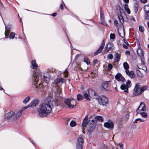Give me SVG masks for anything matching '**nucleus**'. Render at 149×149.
I'll return each mask as SVG.
<instances>
[{"label":"nucleus","instance_id":"f257e3e1","mask_svg":"<svg viewBox=\"0 0 149 149\" xmlns=\"http://www.w3.org/2000/svg\"><path fill=\"white\" fill-rule=\"evenodd\" d=\"M55 100H50L48 102L41 103L37 109L39 115L40 117L47 116L52 111V106L56 105Z\"/></svg>","mask_w":149,"mask_h":149},{"label":"nucleus","instance_id":"f03ea898","mask_svg":"<svg viewBox=\"0 0 149 149\" xmlns=\"http://www.w3.org/2000/svg\"><path fill=\"white\" fill-rule=\"evenodd\" d=\"M92 118V116H91L89 118L88 122L87 123L88 117V115H86L83 120L82 124V126L84 127H86L88 131L90 132L92 131L96 127L94 120Z\"/></svg>","mask_w":149,"mask_h":149},{"label":"nucleus","instance_id":"7ed1b4c3","mask_svg":"<svg viewBox=\"0 0 149 149\" xmlns=\"http://www.w3.org/2000/svg\"><path fill=\"white\" fill-rule=\"evenodd\" d=\"M147 88V86H146L140 87L139 84H137L136 85L134 89L133 94L135 95H140Z\"/></svg>","mask_w":149,"mask_h":149},{"label":"nucleus","instance_id":"20e7f679","mask_svg":"<svg viewBox=\"0 0 149 149\" xmlns=\"http://www.w3.org/2000/svg\"><path fill=\"white\" fill-rule=\"evenodd\" d=\"M41 78L42 74L40 71H37L33 73L32 80L33 84L34 85H36V84H38L39 81H41Z\"/></svg>","mask_w":149,"mask_h":149},{"label":"nucleus","instance_id":"39448f33","mask_svg":"<svg viewBox=\"0 0 149 149\" xmlns=\"http://www.w3.org/2000/svg\"><path fill=\"white\" fill-rule=\"evenodd\" d=\"M94 99L97 100L98 103L100 105H105L108 102V99L104 96L95 97Z\"/></svg>","mask_w":149,"mask_h":149},{"label":"nucleus","instance_id":"423d86ee","mask_svg":"<svg viewBox=\"0 0 149 149\" xmlns=\"http://www.w3.org/2000/svg\"><path fill=\"white\" fill-rule=\"evenodd\" d=\"M64 102L67 107L70 109L73 108L76 104V100L72 99H66L65 100Z\"/></svg>","mask_w":149,"mask_h":149},{"label":"nucleus","instance_id":"0eeeda50","mask_svg":"<svg viewBox=\"0 0 149 149\" xmlns=\"http://www.w3.org/2000/svg\"><path fill=\"white\" fill-rule=\"evenodd\" d=\"M138 48L137 49V52L138 56L140 57L142 62L144 63V57L143 52L142 49L140 47V43H138Z\"/></svg>","mask_w":149,"mask_h":149},{"label":"nucleus","instance_id":"6e6552de","mask_svg":"<svg viewBox=\"0 0 149 149\" xmlns=\"http://www.w3.org/2000/svg\"><path fill=\"white\" fill-rule=\"evenodd\" d=\"M131 81L128 80L126 82V86L124 85H122L120 86V88L122 90H124V92L126 93L128 92V88L130 87L131 86Z\"/></svg>","mask_w":149,"mask_h":149},{"label":"nucleus","instance_id":"1a4fd4ad","mask_svg":"<svg viewBox=\"0 0 149 149\" xmlns=\"http://www.w3.org/2000/svg\"><path fill=\"white\" fill-rule=\"evenodd\" d=\"M83 139L81 137L78 138L77 142L76 148L77 149H82Z\"/></svg>","mask_w":149,"mask_h":149},{"label":"nucleus","instance_id":"9d476101","mask_svg":"<svg viewBox=\"0 0 149 149\" xmlns=\"http://www.w3.org/2000/svg\"><path fill=\"white\" fill-rule=\"evenodd\" d=\"M146 110V107L145 104L141 102V103L140 105L138 107V109L136 110V112H137L136 115L140 112L144 111Z\"/></svg>","mask_w":149,"mask_h":149},{"label":"nucleus","instance_id":"9b49d317","mask_svg":"<svg viewBox=\"0 0 149 149\" xmlns=\"http://www.w3.org/2000/svg\"><path fill=\"white\" fill-rule=\"evenodd\" d=\"M104 125L105 127L107 128L112 129L113 128L114 124L111 121L109 120L104 123Z\"/></svg>","mask_w":149,"mask_h":149},{"label":"nucleus","instance_id":"f8f14e48","mask_svg":"<svg viewBox=\"0 0 149 149\" xmlns=\"http://www.w3.org/2000/svg\"><path fill=\"white\" fill-rule=\"evenodd\" d=\"M140 70L138 69H136V73L137 76L139 77H141L143 76V71L145 72L146 73V72L147 68L145 67L144 69H142L139 68Z\"/></svg>","mask_w":149,"mask_h":149},{"label":"nucleus","instance_id":"ddd939ff","mask_svg":"<svg viewBox=\"0 0 149 149\" xmlns=\"http://www.w3.org/2000/svg\"><path fill=\"white\" fill-rule=\"evenodd\" d=\"M104 45L105 43H104V40H103L100 46L96 51L94 53V56H96L100 53L102 50Z\"/></svg>","mask_w":149,"mask_h":149},{"label":"nucleus","instance_id":"4468645a","mask_svg":"<svg viewBox=\"0 0 149 149\" xmlns=\"http://www.w3.org/2000/svg\"><path fill=\"white\" fill-rule=\"evenodd\" d=\"M110 81L103 82L102 85V86L106 90H108L110 87L109 83Z\"/></svg>","mask_w":149,"mask_h":149},{"label":"nucleus","instance_id":"2eb2a0df","mask_svg":"<svg viewBox=\"0 0 149 149\" xmlns=\"http://www.w3.org/2000/svg\"><path fill=\"white\" fill-rule=\"evenodd\" d=\"M116 79L118 81H125V79L123 77L122 75L119 73H118L115 76Z\"/></svg>","mask_w":149,"mask_h":149},{"label":"nucleus","instance_id":"dca6fc26","mask_svg":"<svg viewBox=\"0 0 149 149\" xmlns=\"http://www.w3.org/2000/svg\"><path fill=\"white\" fill-rule=\"evenodd\" d=\"M144 10L146 14V17L149 20V6L148 5H146L144 7Z\"/></svg>","mask_w":149,"mask_h":149},{"label":"nucleus","instance_id":"f3484780","mask_svg":"<svg viewBox=\"0 0 149 149\" xmlns=\"http://www.w3.org/2000/svg\"><path fill=\"white\" fill-rule=\"evenodd\" d=\"M87 90L89 91V94L90 96L93 97L94 99L95 97L98 96L97 94L94 90L91 89H88Z\"/></svg>","mask_w":149,"mask_h":149},{"label":"nucleus","instance_id":"a211bd4d","mask_svg":"<svg viewBox=\"0 0 149 149\" xmlns=\"http://www.w3.org/2000/svg\"><path fill=\"white\" fill-rule=\"evenodd\" d=\"M126 74L131 78H133L135 77L134 72L132 71H130L129 70H125Z\"/></svg>","mask_w":149,"mask_h":149},{"label":"nucleus","instance_id":"6ab92c4d","mask_svg":"<svg viewBox=\"0 0 149 149\" xmlns=\"http://www.w3.org/2000/svg\"><path fill=\"white\" fill-rule=\"evenodd\" d=\"M38 103V100H34L29 104V107H33L36 106Z\"/></svg>","mask_w":149,"mask_h":149},{"label":"nucleus","instance_id":"aec40b11","mask_svg":"<svg viewBox=\"0 0 149 149\" xmlns=\"http://www.w3.org/2000/svg\"><path fill=\"white\" fill-rule=\"evenodd\" d=\"M84 98L88 101H90V99L89 98L90 97V95L89 94V91L88 90L84 91Z\"/></svg>","mask_w":149,"mask_h":149},{"label":"nucleus","instance_id":"412c9836","mask_svg":"<svg viewBox=\"0 0 149 149\" xmlns=\"http://www.w3.org/2000/svg\"><path fill=\"white\" fill-rule=\"evenodd\" d=\"M31 63V68L33 69H35L37 68L38 66L36 63V61L35 60L32 61Z\"/></svg>","mask_w":149,"mask_h":149},{"label":"nucleus","instance_id":"4be33fe9","mask_svg":"<svg viewBox=\"0 0 149 149\" xmlns=\"http://www.w3.org/2000/svg\"><path fill=\"white\" fill-rule=\"evenodd\" d=\"M14 115V113L13 112L10 111L7 113L5 115V118H9Z\"/></svg>","mask_w":149,"mask_h":149},{"label":"nucleus","instance_id":"5701e85b","mask_svg":"<svg viewBox=\"0 0 149 149\" xmlns=\"http://www.w3.org/2000/svg\"><path fill=\"white\" fill-rule=\"evenodd\" d=\"M118 32L120 36L122 38H123L125 36V32L124 30L121 29V30H118Z\"/></svg>","mask_w":149,"mask_h":149},{"label":"nucleus","instance_id":"b1692460","mask_svg":"<svg viewBox=\"0 0 149 149\" xmlns=\"http://www.w3.org/2000/svg\"><path fill=\"white\" fill-rule=\"evenodd\" d=\"M118 32L120 36L122 38H123L125 36V32L124 30L121 29V30H118Z\"/></svg>","mask_w":149,"mask_h":149},{"label":"nucleus","instance_id":"393cba45","mask_svg":"<svg viewBox=\"0 0 149 149\" xmlns=\"http://www.w3.org/2000/svg\"><path fill=\"white\" fill-rule=\"evenodd\" d=\"M114 56V60L115 61L117 62H119L120 59V55L116 53L115 54Z\"/></svg>","mask_w":149,"mask_h":149},{"label":"nucleus","instance_id":"a878e982","mask_svg":"<svg viewBox=\"0 0 149 149\" xmlns=\"http://www.w3.org/2000/svg\"><path fill=\"white\" fill-rule=\"evenodd\" d=\"M11 27L9 25H7V26H5V29H6V31L5 33V35L6 36H7L9 34V32H8V31H9L10 29H11Z\"/></svg>","mask_w":149,"mask_h":149},{"label":"nucleus","instance_id":"bb28decb","mask_svg":"<svg viewBox=\"0 0 149 149\" xmlns=\"http://www.w3.org/2000/svg\"><path fill=\"white\" fill-rule=\"evenodd\" d=\"M123 6L125 10H126L128 14H130V11L128 8V5L127 4H124Z\"/></svg>","mask_w":149,"mask_h":149},{"label":"nucleus","instance_id":"cd10ccee","mask_svg":"<svg viewBox=\"0 0 149 149\" xmlns=\"http://www.w3.org/2000/svg\"><path fill=\"white\" fill-rule=\"evenodd\" d=\"M34 85L36 89L40 88L42 87V85L40 82H39V84L38 82V84H36V85ZM40 89H41V88H40ZM35 90H37V89H36Z\"/></svg>","mask_w":149,"mask_h":149},{"label":"nucleus","instance_id":"c85d7f7f","mask_svg":"<svg viewBox=\"0 0 149 149\" xmlns=\"http://www.w3.org/2000/svg\"><path fill=\"white\" fill-rule=\"evenodd\" d=\"M94 118L100 122H102L103 120V119L102 117L100 116H95Z\"/></svg>","mask_w":149,"mask_h":149},{"label":"nucleus","instance_id":"c756f323","mask_svg":"<svg viewBox=\"0 0 149 149\" xmlns=\"http://www.w3.org/2000/svg\"><path fill=\"white\" fill-rule=\"evenodd\" d=\"M23 111L22 110H20L15 115V119H17L22 115Z\"/></svg>","mask_w":149,"mask_h":149},{"label":"nucleus","instance_id":"7c9ffc66","mask_svg":"<svg viewBox=\"0 0 149 149\" xmlns=\"http://www.w3.org/2000/svg\"><path fill=\"white\" fill-rule=\"evenodd\" d=\"M123 67L125 70V71L126 70H128L129 68V66L127 62H124L123 64Z\"/></svg>","mask_w":149,"mask_h":149},{"label":"nucleus","instance_id":"2f4dec72","mask_svg":"<svg viewBox=\"0 0 149 149\" xmlns=\"http://www.w3.org/2000/svg\"><path fill=\"white\" fill-rule=\"evenodd\" d=\"M139 113L140 114L142 117L143 118H146L148 116L147 113L144 112H140Z\"/></svg>","mask_w":149,"mask_h":149},{"label":"nucleus","instance_id":"473e14b6","mask_svg":"<svg viewBox=\"0 0 149 149\" xmlns=\"http://www.w3.org/2000/svg\"><path fill=\"white\" fill-rule=\"evenodd\" d=\"M76 125V123L75 121L72 120L70 123V125L71 127H73L75 126Z\"/></svg>","mask_w":149,"mask_h":149},{"label":"nucleus","instance_id":"72a5a7b5","mask_svg":"<svg viewBox=\"0 0 149 149\" xmlns=\"http://www.w3.org/2000/svg\"><path fill=\"white\" fill-rule=\"evenodd\" d=\"M134 12L136 13L138 10V3H135L134 6Z\"/></svg>","mask_w":149,"mask_h":149},{"label":"nucleus","instance_id":"f704fd0d","mask_svg":"<svg viewBox=\"0 0 149 149\" xmlns=\"http://www.w3.org/2000/svg\"><path fill=\"white\" fill-rule=\"evenodd\" d=\"M118 18L121 24H122L124 22V19L123 17L121 15H118Z\"/></svg>","mask_w":149,"mask_h":149},{"label":"nucleus","instance_id":"c9c22d12","mask_svg":"<svg viewBox=\"0 0 149 149\" xmlns=\"http://www.w3.org/2000/svg\"><path fill=\"white\" fill-rule=\"evenodd\" d=\"M30 99V98L29 96H28L27 97H26L23 101V103L24 104H26L28 101H29Z\"/></svg>","mask_w":149,"mask_h":149},{"label":"nucleus","instance_id":"e433bc0d","mask_svg":"<svg viewBox=\"0 0 149 149\" xmlns=\"http://www.w3.org/2000/svg\"><path fill=\"white\" fill-rule=\"evenodd\" d=\"M57 82L55 83H59L64 82V80L62 78L59 79H57Z\"/></svg>","mask_w":149,"mask_h":149},{"label":"nucleus","instance_id":"4c0bfd02","mask_svg":"<svg viewBox=\"0 0 149 149\" xmlns=\"http://www.w3.org/2000/svg\"><path fill=\"white\" fill-rule=\"evenodd\" d=\"M83 99V97L80 94H78L77 95V100L80 101Z\"/></svg>","mask_w":149,"mask_h":149},{"label":"nucleus","instance_id":"58836bf2","mask_svg":"<svg viewBox=\"0 0 149 149\" xmlns=\"http://www.w3.org/2000/svg\"><path fill=\"white\" fill-rule=\"evenodd\" d=\"M107 45L109 47V48H110V49H113V43H109Z\"/></svg>","mask_w":149,"mask_h":149},{"label":"nucleus","instance_id":"ea45409f","mask_svg":"<svg viewBox=\"0 0 149 149\" xmlns=\"http://www.w3.org/2000/svg\"><path fill=\"white\" fill-rule=\"evenodd\" d=\"M15 35V34L14 32H12L10 34V39L13 38H14Z\"/></svg>","mask_w":149,"mask_h":149},{"label":"nucleus","instance_id":"a19ab883","mask_svg":"<svg viewBox=\"0 0 149 149\" xmlns=\"http://www.w3.org/2000/svg\"><path fill=\"white\" fill-rule=\"evenodd\" d=\"M44 80L47 83L49 81V78L45 76L44 77Z\"/></svg>","mask_w":149,"mask_h":149},{"label":"nucleus","instance_id":"79ce46f5","mask_svg":"<svg viewBox=\"0 0 149 149\" xmlns=\"http://www.w3.org/2000/svg\"><path fill=\"white\" fill-rule=\"evenodd\" d=\"M112 65L111 64H109L108 65L107 67L108 70L109 71H110L112 68Z\"/></svg>","mask_w":149,"mask_h":149},{"label":"nucleus","instance_id":"37998d69","mask_svg":"<svg viewBox=\"0 0 149 149\" xmlns=\"http://www.w3.org/2000/svg\"><path fill=\"white\" fill-rule=\"evenodd\" d=\"M110 49L109 48V47L107 46V45H106V46L104 49V50L105 52H107Z\"/></svg>","mask_w":149,"mask_h":149},{"label":"nucleus","instance_id":"c03bdc74","mask_svg":"<svg viewBox=\"0 0 149 149\" xmlns=\"http://www.w3.org/2000/svg\"><path fill=\"white\" fill-rule=\"evenodd\" d=\"M63 74H64V76L65 77H67L68 76V72L67 69H65Z\"/></svg>","mask_w":149,"mask_h":149},{"label":"nucleus","instance_id":"a18cd8bd","mask_svg":"<svg viewBox=\"0 0 149 149\" xmlns=\"http://www.w3.org/2000/svg\"><path fill=\"white\" fill-rule=\"evenodd\" d=\"M139 31L141 32H143L144 31V29L142 26H139Z\"/></svg>","mask_w":149,"mask_h":149},{"label":"nucleus","instance_id":"49530a36","mask_svg":"<svg viewBox=\"0 0 149 149\" xmlns=\"http://www.w3.org/2000/svg\"><path fill=\"white\" fill-rule=\"evenodd\" d=\"M107 58L108 59H111L113 58V56L111 54H109L107 55Z\"/></svg>","mask_w":149,"mask_h":149},{"label":"nucleus","instance_id":"de8ad7c7","mask_svg":"<svg viewBox=\"0 0 149 149\" xmlns=\"http://www.w3.org/2000/svg\"><path fill=\"white\" fill-rule=\"evenodd\" d=\"M115 36L114 34L111 33L110 35V38L111 39L113 40L115 39Z\"/></svg>","mask_w":149,"mask_h":149},{"label":"nucleus","instance_id":"09e8293b","mask_svg":"<svg viewBox=\"0 0 149 149\" xmlns=\"http://www.w3.org/2000/svg\"><path fill=\"white\" fill-rule=\"evenodd\" d=\"M84 61L86 63L87 65L89 64L90 63V62L88 60V59L86 57L85 58Z\"/></svg>","mask_w":149,"mask_h":149},{"label":"nucleus","instance_id":"8fccbe9b","mask_svg":"<svg viewBox=\"0 0 149 149\" xmlns=\"http://www.w3.org/2000/svg\"><path fill=\"white\" fill-rule=\"evenodd\" d=\"M98 63L99 62L97 59H95L93 61V63L95 65L97 64L98 65Z\"/></svg>","mask_w":149,"mask_h":149},{"label":"nucleus","instance_id":"3c124183","mask_svg":"<svg viewBox=\"0 0 149 149\" xmlns=\"http://www.w3.org/2000/svg\"><path fill=\"white\" fill-rule=\"evenodd\" d=\"M63 4H64L63 2L62 3H61L60 4V7L62 10H63Z\"/></svg>","mask_w":149,"mask_h":149},{"label":"nucleus","instance_id":"603ef678","mask_svg":"<svg viewBox=\"0 0 149 149\" xmlns=\"http://www.w3.org/2000/svg\"><path fill=\"white\" fill-rule=\"evenodd\" d=\"M114 23L115 26H118V22L117 20H115L114 22Z\"/></svg>","mask_w":149,"mask_h":149},{"label":"nucleus","instance_id":"864d4df0","mask_svg":"<svg viewBox=\"0 0 149 149\" xmlns=\"http://www.w3.org/2000/svg\"><path fill=\"white\" fill-rule=\"evenodd\" d=\"M29 107H29V104L28 106H26V107H23L21 110H22V111H23L24 110L26 109H27Z\"/></svg>","mask_w":149,"mask_h":149},{"label":"nucleus","instance_id":"5fc2aeb1","mask_svg":"<svg viewBox=\"0 0 149 149\" xmlns=\"http://www.w3.org/2000/svg\"><path fill=\"white\" fill-rule=\"evenodd\" d=\"M142 3H146L147 1V0H139Z\"/></svg>","mask_w":149,"mask_h":149},{"label":"nucleus","instance_id":"6e6d98bb","mask_svg":"<svg viewBox=\"0 0 149 149\" xmlns=\"http://www.w3.org/2000/svg\"><path fill=\"white\" fill-rule=\"evenodd\" d=\"M123 46L125 48L127 49L128 48V46H129L125 44H123Z\"/></svg>","mask_w":149,"mask_h":149},{"label":"nucleus","instance_id":"4d7b16f0","mask_svg":"<svg viewBox=\"0 0 149 149\" xmlns=\"http://www.w3.org/2000/svg\"><path fill=\"white\" fill-rule=\"evenodd\" d=\"M120 149H123V144H120Z\"/></svg>","mask_w":149,"mask_h":149},{"label":"nucleus","instance_id":"13d9d810","mask_svg":"<svg viewBox=\"0 0 149 149\" xmlns=\"http://www.w3.org/2000/svg\"><path fill=\"white\" fill-rule=\"evenodd\" d=\"M130 52L129 51H127L125 52V54L126 55H130Z\"/></svg>","mask_w":149,"mask_h":149},{"label":"nucleus","instance_id":"bf43d9fd","mask_svg":"<svg viewBox=\"0 0 149 149\" xmlns=\"http://www.w3.org/2000/svg\"><path fill=\"white\" fill-rule=\"evenodd\" d=\"M119 11L121 13H122L123 12V10L120 7L119 8Z\"/></svg>","mask_w":149,"mask_h":149},{"label":"nucleus","instance_id":"052dcab7","mask_svg":"<svg viewBox=\"0 0 149 149\" xmlns=\"http://www.w3.org/2000/svg\"><path fill=\"white\" fill-rule=\"evenodd\" d=\"M124 2L125 3H128L129 2V0H123Z\"/></svg>","mask_w":149,"mask_h":149},{"label":"nucleus","instance_id":"680f3d73","mask_svg":"<svg viewBox=\"0 0 149 149\" xmlns=\"http://www.w3.org/2000/svg\"><path fill=\"white\" fill-rule=\"evenodd\" d=\"M124 42L125 44V45H128L129 46V44L127 42V41L125 42V40H124Z\"/></svg>","mask_w":149,"mask_h":149},{"label":"nucleus","instance_id":"e2e57ef3","mask_svg":"<svg viewBox=\"0 0 149 149\" xmlns=\"http://www.w3.org/2000/svg\"><path fill=\"white\" fill-rule=\"evenodd\" d=\"M56 13H53L52 14V15L53 16H56Z\"/></svg>","mask_w":149,"mask_h":149},{"label":"nucleus","instance_id":"0e129e2a","mask_svg":"<svg viewBox=\"0 0 149 149\" xmlns=\"http://www.w3.org/2000/svg\"><path fill=\"white\" fill-rule=\"evenodd\" d=\"M138 120H137V119H136L134 121V123H137V121H138Z\"/></svg>","mask_w":149,"mask_h":149},{"label":"nucleus","instance_id":"69168bd1","mask_svg":"<svg viewBox=\"0 0 149 149\" xmlns=\"http://www.w3.org/2000/svg\"><path fill=\"white\" fill-rule=\"evenodd\" d=\"M140 120L141 122H144L145 121V120L143 119H141Z\"/></svg>","mask_w":149,"mask_h":149},{"label":"nucleus","instance_id":"338daca9","mask_svg":"<svg viewBox=\"0 0 149 149\" xmlns=\"http://www.w3.org/2000/svg\"><path fill=\"white\" fill-rule=\"evenodd\" d=\"M60 88H58V91L59 93H61L60 91Z\"/></svg>","mask_w":149,"mask_h":149},{"label":"nucleus","instance_id":"774afa93","mask_svg":"<svg viewBox=\"0 0 149 149\" xmlns=\"http://www.w3.org/2000/svg\"><path fill=\"white\" fill-rule=\"evenodd\" d=\"M147 23H148V27L149 28V22H148Z\"/></svg>","mask_w":149,"mask_h":149}]
</instances>
